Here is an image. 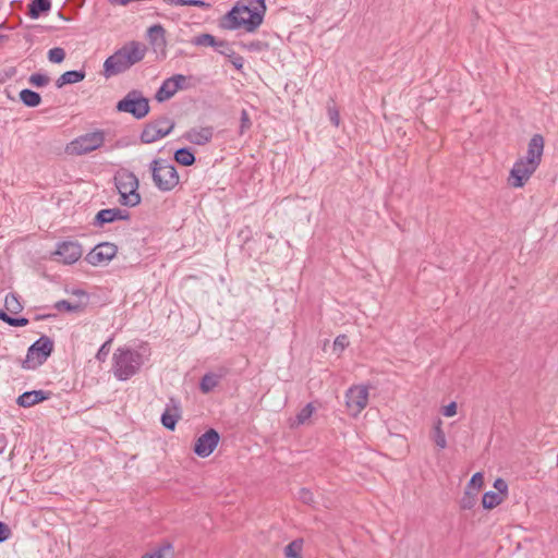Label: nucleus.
I'll list each match as a JSON object with an SVG mask.
<instances>
[{"instance_id": "obj_1", "label": "nucleus", "mask_w": 558, "mask_h": 558, "mask_svg": "<svg viewBox=\"0 0 558 558\" xmlns=\"http://www.w3.org/2000/svg\"><path fill=\"white\" fill-rule=\"evenodd\" d=\"M266 13L265 0H240L220 20V27L234 31L255 32L264 21Z\"/></svg>"}, {"instance_id": "obj_2", "label": "nucleus", "mask_w": 558, "mask_h": 558, "mask_svg": "<svg viewBox=\"0 0 558 558\" xmlns=\"http://www.w3.org/2000/svg\"><path fill=\"white\" fill-rule=\"evenodd\" d=\"M543 150V136L541 134L533 135L529 142L525 157L517 160L510 171L509 183L513 187H522L536 171L542 160Z\"/></svg>"}, {"instance_id": "obj_3", "label": "nucleus", "mask_w": 558, "mask_h": 558, "mask_svg": "<svg viewBox=\"0 0 558 558\" xmlns=\"http://www.w3.org/2000/svg\"><path fill=\"white\" fill-rule=\"evenodd\" d=\"M147 48L144 44L132 40L123 45L104 63V73L107 77L125 72L132 65L145 58Z\"/></svg>"}, {"instance_id": "obj_4", "label": "nucleus", "mask_w": 558, "mask_h": 558, "mask_svg": "<svg viewBox=\"0 0 558 558\" xmlns=\"http://www.w3.org/2000/svg\"><path fill=\"white\" fill-rule=\"evenodd\" d=\"M143 364L144 357L138 351L122 347L113 353L112 372L119 380H128L138 373Z\"/></svg>"}, {"instance_id": "obj_5", "label": "nucleus", "mask_w": 558, "mask_h": 558, "mask_svg": "<svg viewBox=\"0 0 558 558\" xmlns=\"http://www.w3.org/2000/svg\"><path fill=\"white\" fill-rule=\"evenodd\" d=\"M114 184L122 205L133 207L141 203V195L137 192L138 180L133 172L118 171L114 175Z\"/></svg>"}, {"instance_id": "obj_6", "label": "nucleus", "mask_w": 558, "mask_h": 558, "mask_svg": "<svg viewBox=\"0 0 558 558\" xmlns=\"http://www.w3.org/2000/svg\"><path fill=\"white\" fill-rule=\"evenodd\" d=\"M154 184L162 192L173 190L179 184V174L173 165L165 159H155L150 163Z\"/></svg>"}, {"instance_id": "obj_7", "label": "nucleus", "mask_w": 558, "mask_h": 558, "mask_svg": "<svg viewBox=\"0 0 558 558\" xmlns=\"http://www.w3.org/2000/svg\"><path fill=\"white\" fill-rule=\"evenodd\" d=\"M105 140L106 134L102 130L85 133L71 141L66 145L65 151L73 156L86 155L100 148L104 145Z\"/></svg>"}, {"instance_id": "obj_8", "label": "nucleus", "mask_w": 558, "mask_h": 558, "mask_svg": "<svg viewBox=\"0 0 558 558\" xmlns=\"http://www.w3.org/2000/svg\"><path fill=\"white\" fill-rule=\"evenodd\" d=\"M119 112L131 113L135 119H143L149 113V101L140 90L133 89L129 92L117 104Z\"/></svg>"}, {"instance_id": "obj_9", "label": "nucleus", "mask_w": 558, "mask_h": 558, "mask_svg": "<svg viewBox=\"0 0 558 558\" xmlns=\"http://www.w3.org/2000/svg\"><path fill=\"white\" fill-rule=\"evenodd\" d=\"M53 350V341L46 336L40 337L27 350L22 367L25 369H34L44 364Z\"/></svg>"}, {"instance_id": "obj_10", "label": "nucleus", "mask_w": 558, "mask_h": 558, "mask_svg": "<svg viewBox=\"0 0 558 558\" xmlns=\"http://www.w3.org/2000/svg\"><path fill=\"white\" fill-rule=\"evenodd\" d=\"M173 129L174 121L168 116H161L144 126L141 133V142L144 144L155 143L170 134Z\"/></svg>"}, {"instance_id": "obj_11", "label": "nucleus", "mask_w": 558, "mask_h": 558, "mask_svg": "<svg viewBox=\"0 0 558 558\" xmlns=\"http://www.w3.org/2000/svg\"><path fill=\"white\" fill-rule=\"evenodd\" d=\"M345 403L352 415L360 414L367 405L368 389L365 386H353L345 393Z\"/></svg>"}, {"instance_id": "obj_12", "label": "nucleus", "mask_w": 558, "mask_h": 558, "mask_svg": "<svg viewBox=\"0 0 558 558\" xmlns=\"http://www.w3.org/2000/svg\"><path fill=\"white\" fill-rule=\"evenodd\" d=\"M186 81L187 77L182 74H175L165 80L157 90L155 98L159 102L169 100L175 95L178 90L187 88V85L185 84Z\"/></svg>"}, {"instance_id": "obj_13", "label": "nucleus", "mask_w": 558, "mask_h": 558, "mask_svg": "<svg viewBox=\"0 0 558 558\" xmlns=\"http://www.w3.org/2000/svg\"><path fill=\"white\" fill-rule=\"evenodd\" d=\"M83 254L82 246L75 241H64L58 243L57 250L53 252L54 259L63 264H74Z\"/></svg>"}, {"instance_id": "obj_14", "label": "nucleus", "mask_w": 558, "mask_h": 558, "mask_svg": "<svg viewBox=\"0 0 558 558\" xmlns=\"http://www.w3.org/2000/svg\"><path fill=\"white\" fill-rule=\"evenodd\" d=\"M219 434L214 428L208 429L201 435L194 445V452L202 458H206L213 453L219 442Z\"/></svg>"}, {"instance_id": "obj_15", "label": "nucleus", "mask_w": 558, "mask_h": 558, "mask_svg": "<svg viewBox=\"0 0 558 558\" xmlns=\"http://www.w3.org/2000/svg\"><path fill=\"white\" fill-rule=\"evenodd\" d=\"M117 252L118 247L113 243L104 242L96 245L87 254L86 260L93 266H98L110 262L116 256Z\"/></svg>"}, {"instance_id": "obj_16", "label": "nucleus", "mask_w": 558, "mask_h": 558, "mask_svg": "<svg viewBox=\"0 0 558 558\" xmlns=\"http://www.w3.org/2000/svg\"><path fill=\"white\" fill-rule=\"evenodd\" d=\"M129 218H130V213L125 209H121V208L101 209L95 216L94 226L101 228L106 223H111L117 220H128Z\"/></svg>"}, {"instance_id": "obj_17", "label": "nucleus", "mask_w": 558, "mask_h": 558, "mask_svg": "<svg viewBox=\"0 0 558 558\" xmlns=\"http://www.w3.org/2000/svg\"><path fill=\"white\" fill-rule=\"evenodd\" d=\"M180 417V402L174 398H170L169 402L166 405V410L161 415V423L166 428L173 430Z\"/></svg>"}, {"instance_id": "obj_18", "label": "nucleus", "mask_w": 558, "mask_h": 558, "mask_svg": "<svg viewBox=\"0 0 558 558\" xmlns=\"http://www.w3.org/2000/svg\"><path fill=\"white\" fill-rule=\"evenodd\" d=\"M214 136V128L213 126H202V128H193L186 132L185 138L195 145H206L213 140Z\"/></svg>"}, {"instance_id": "obj_19", "label": "nucleus", "mask_w": 558, "mask_h": 558, "mask_svg": "<svg viewBox=\"0 0 558 558\" xmlns=\"http://www.w3.org/2000/svg\"><path fill=\"white\" fill-rule=\"evenodd\" d=\"M49 398V392L44 390H33L26 391L19 396L16 399V403L22 408L33 407L41 401H45Z\"/></svg>"}, {"instance_id": "obj_20", "label": "nucleus", "mask_w": 558, "mask_h": 558, "mask_svg": "<svg viewBox=\"0 0 558 558\" xmlns=\"http://www.w3.org/2000/svg\"><path fill=\"white\" fill-rule=\"evenodd\" d=\"M51 10L50 0H31L28 4V16L31 19H38L41 14H47Z\"/></svg>"}, {"instance_id": "obj_21", "label": "nucleus", "mask_w": 558, "mask_h": 558, "mask_svg": "<svg viewBox=\"0 0 558 558\" xmlns=\"http://www.w3.org/2000/svg\"><path fill=\"white\" fill-rule=\"evenodd\" d=\"M85 75L86 73L83 70L66 71L59 76V78L56 81V85L58 88H61L68 84H75L83 81L85 78Z\"/></svg>"}, {"instance_id": "obj_22", "label": "nucleus", "mask_w": 558, "mask_h": 558, "mask_svg": "<svg viewBox=\"0 0 558 558\" xmlns=\"http://www.w3.org/2000/svg\"><path fill=\"white\" fill-rule=\"evenodd\" d=\"M221 375L215 373L205 374L199 383V389L203 393H209L213 391L220 383Z\"/></svg>"}, {"instance_id": "obj_23", "label": "nucleus", "mask_w": 558, "mask_h": 558, "mask_svg": "<svg viewBox=\"0 0 558 558\" xmlns=\"http://www.w3.org/2000/svg\"><path fill=\"white\" fill-rule=\"evenodd\" d=\"M147 36L150 44L163 47L166 45L165 28L160 24L150 26L147 29Z\"/></svg>"}, {"instance_id": "obj_24", "label": "nucleus", "mask_w": 558, "mask_h": 558, "mask_svg": "<svg viewBox=\"0 0 558 558\" xmlns=\"http://www.w3.org/2000/svg\"><path fill=\"white\" fill-rule=\"evenodd\" d=\"M21 101L27 107H37L41 102V97L37 92L23 89L20 92Z\"/></svg>"}, {"instance_id": "obj_25", "label": "nucleus", "mask_w": 558, "mask_h": 558, "mask_svg": "<svg viewBox=\"0 0 558 558\" xmlns=\"http://www.w3.org/2000/svg\"><path fill=\"white\" fill-rule=\"evenodd\" d=\"M506 498L497 492H487L484 494L482 505L485 509H494L499 506Z\"/></svg>"}, {"instance_id": "obj_26", "label": "nucleus", "mask_w": 558, "mask_h": 558, "mask_svg": "<svg viewBox=\"0 0 558 558\" xmlns=\"http://www.w3.org/2000/svg\"><path fill=\"white\" fill-rule=\"evenodd\" d=\"M174 160L182 166H192L195 162V156L190 148H180L174 153Z\"/></svg>"}, {"instance_id": "obj_27", "label": "nucleus", "mask_w": 558, "mask_h": 558, "mask_svg": "<svg viewBox=\"0 0 558 558\" xmlns=\"http://www.w3.org/2000/svg\"><path fill=\"white\" fill-rule=\"evenodd\" d=\"M442 422L440 418L437 420V422L434 425L432 438L436 446H438L440 449H444L447 447V440L446 435L441 428Z\"/></svg>"}, {"instance_id": "obj_28", "label": "nucleus", "mask_w": 558, "mask_h": 558, "mask_svg": "<svg viewBox=\"0 0 558 558\" xmlns=\"http://www.w3.org/2000/svg\"><path fill=\"white\" fill-rule=\"evenodd\" d=\"M4 306L8 312L17 314L23 310V306L15 293H9L4 300Z\"/></svg>"}, {"instance_id": "obj_29", "label": "nucleus", "mask_w": 558, "mask_h": 558, "mask_svg": "<svg viewBox=\"0 0 558 558\" xmlns=\"http://www.w3.org/2000/svg\"><path fill=\"white\" fill-rule=\"evenodd\" d=\"M193 44L196 46L216 47L222 46L223 43H217L216 38L210 34H202L193 39Z\"/></svg>"}, {"instance_id": "obj_30", "label": "nucleus", "mask_w": 558, "mask_h": 558, "mask_svg": "<svg viewBox=\"0 0 558 558\" xmlns=\"http://www.w3.org/2000/svg\"><path fill=\"white\" fill-rule=\"evenodd\" d=\"M302 541H293L284 547V555L287 558H302Z\"/></svg>"}, {"instance_id": "obj_31", "label": "nucleus", "mask_w": 558, "mask_h": 558, "mask_svg": "<svg viewBox=\"0 0 558 558\" xmlns=\"http://www.w3.org/2000/svg\"><path fill=\"white\" fill-rule=\"evenodd\" d=\"M476 493H473L470 489H466L462 499H461V508L464 510H470L476 505Z\"/></svg>"}, {"instance_id": "obj_32", "label": "nucleus", "mask_w": 558, "mask_h": 558, "mask_svg": "<svg viewBox=\"0 0 558 558\" xmlns=\"http://www.w3.org/2000/svg\"><path fill=\"white\" fill-rule=\"evenodd\" d=\"M172 553V546L169 543L163 544L151 553H147L149 558H170Z\"/></svg>"}, {"instance_id": "obj_33", "label": "nucleus", "mask_w": 558, "mask_h": 558, "mask_svg": "<svg viewBox=\"0 0 558 558\" xmlns=\"http://www.w3.org/2000/svg\"><path fill=\"white\" fill-rule=\"evenodd\" d=\"M315 408L312 403H307L298 414L296 424L302 425L313 415Z\"/></svg>"}, {"instance_id": "obj_34", "label": "nucleus", "mask_w": 558, "mask_h": 558, "mask_svg": "<svg viewBox=\"0 0 558 558\" xmlns=\"http://www.w3.org/2000/svg\"><path fill=\"white\" fill-rule=\"evenodd\" d=\"M483 484H484L483 474L477 472V473L473 474V476L471 477L466 489H470L473 493L477 494V492L481 489Z\"/></svg>"}, {"instance_id": "obj_35", "label": "nucleus", "mask_w": 558, "mask_h": 558, "mask_svg": "<svg viewBox=\"0 0 558 558\" xmlns=\"http://www.w3.org/2000/svg\"><path fill=\"white\" fill-rule=\"evenodd\" d=\"M65 58V51L63 48L54 47L48 51V59L52 63H60Z\"/></svg>"}, {"instance_id": "obj_36", "label": "nucleus", "mask_w": 558, "mask_h": 558, "mask_svg": "<svg viewBox=\"0 0 558 558\" xmlns=\"http://www.w3.org/2000/svg\"><path fill=\"white\" fill-rule=\"evenodd\" d=\"M49 76L41 73H34L29 76L28 82L37 87L46 86L49 83Z\"/></svg>"}, {"instance_id": "obj_37", "label": "nucleus", "mask_w": 558, "mask_h": 558, "mask_svg": "<svg viewBox=\"0 0 558 558\" xmlns=\"http://www.w3.org/2000/svg\"><path fill=\"white\" fill-rule=\"evenodd\" d=\"M252 126V121H251V118L248 116V112L243 109L241 111V123H240V131L239 133L241 135H243L247 130H250Z\"/></svg>"}, {"instance_id": "obj_38", "label": "nucleus", "mask_w": 558, "mask_h": 558, "mask_svg": "<svg viewBox=\"0 0 558 558\" xmlns=\"http://www.w3.org/2000/svg\"><path fill=\"white\" fill-rule=\"evenodd\" d=\"M111 342H112V339L110 338L109 340H107L98 350V352L96 353V359L99 361V362H104L109 352H110V345H111Z\"/></svg>"}, {"instance_id": "obj_39", "label": "nucleus", "mask_w": 558, "mask_h": 558, "mask_svg": "<svg viewBox=\"0 0 558 558\" xmlns=\"http://www.w3.org/2000/svg\"><path fill=\"white\" fill-rule=\"evenodd\" d=\"M54 308L60 311V312H62V311L74 312V311H76L78 308V305L77 304H72V303H70L66 300H61V301H58L54 304Z\"/></svg>"}, {"instance_id": "obj_40", "label": "nucleus", "mask_w": 558, "mask_h": 558, "mask_svg": "<svg viewBox=\"0 0 558 558\" xmlns=\"http://www.w3.org/2000/svg\"><path fill=\"white\" fill-rule=\"evenodd\" d=\"M494 488L497 490L498 494H500L505 498L507 497V495H508V484H507V482L505 480L497 478L494 482Z\"/></svg>"}, {"instance_id": "obj_41", "label": "nucleus", "mask_w": 558, "mask_h": 558, "mask_svg": "<svg viewBox=\"0 0 558 558\" xmlns=\"http://www.w3.org/2000/svg\"><path fill=\"white\" fill-rule=\"evenodd\" d=\"M299 499L306 505H311L314 501L313 493L307 488H301Z\"/></svg>"}, {"instance_id": "obj_42", "label": "nucleus", "mask_w": 558, "mask_h": 558, "mask_svg": "<svg viewBox=\"0 0 558 558\" xmlns=\"http://www.w3.org/2000/svg\"><path fill=\"white\" fill-rule=\"evenodd\" d=\"M328 114H329L330 122H331L335 126H339V123H340V114H339V111H338L336 108H331V107H329V108H328Z\"/></svg>"}, {"instance_id": "obj_43", "label": "nucleus", "mask_w": 558, "mask_h": 558, "mask_svg": "<svg viewBox=\"0 0 558 558\" xmlns=\"http://www.w3.org/2000/svg\"><path fill=\"white\" fill-rule=\"evenodd\" d=\"M28 324V319L25 317L14 318L10 316V319L8 322V325L13 327H23Z\"/></svg>"}, {"instance_id": "obj_44", "label": "nucleus", "mask_w": 558, "mask_h": 558, "mask_svg": "<svg viewBox=\"0 0 558 558\" xmlns=\"http://www.w3.org/2000/svg\"><path fill=\"white\" fill-rule=\"evenodd\" d=\"M457 413V403L456 402H450L448 405L444 407L442 409V414L445 416H453L456 415Z\"/></svg>"}, {"instance_id": "obj_45", "label": "nucleus", "mask_w": 558, "mask_h": 558, "mask_svg": "<svg viewBox=\"0 0 558 558\" xmlns=\"http://www.w3.org/2000/svg\"><path fill=\"white\" fill-rule=\"evenodd\" d=\"M10 534H11V531H10L9 526L5 523L0 522V542L8 539Z\"/></svg>"}, {"instance_id": "obj_46", "label": "nucleus", "mask_w": 558, "mask_h": 558, "mask_svg": "<svg viewBox=\"0 0 558 558\" xmlns=\"http://www.w3.org/2000/svg\"><path fill=\"white\" fill-rule=\"evenodd\" d=\"M185 5L189 7H198V8H207L209 4L204 0H185Z\"/></svg>"}, {"instance_id": "obj_47", "label": "nucleus", "mask_w": 558, "mask_h": 558, "mask_svg": "<svg viewBox=\"0 0 558 558\" xmlns=\"http://www.w3.org/2000/svg\"><path fill=\"white\" fill-rule=\"evenodd\" d=\"M348 338L347 336H338L335 340V347H340L341 349H343L344 347L348 345Z\"/></svg>"}, {"instance_id": "obj_48", "label": "nucleus", "mask_w": 558, "mask_h": 558, "mask_svg": "<svg viewBox=\"0 0 558 558\" xmlns=\"http://www.w3.org/2000/svg\"><path fill=\"white\" fill-rule=\"evenodd\" d=\"M231 62L236 70H241L243 68L244 60L241 56H234Z\"/></svg>"}, {"instance_id": "obj_49", "label": "nucleus", "mask_w": 558, "mask_h": 558, "mask_svg": "<svg viewBox=\"0 0 558 558\" xmlns=\"http://www.w3.org/2000/svg\"><path fill=\"white\" fill-rule=\"evenodd\" d=\"M167 4L183 7L185 5V0H163Z\"/></svg>"}, {"instance_id": "obj_50", "label": "nucleus", "mask_w": 558, "mask_h": 558, "mask_svg": "<svg viewBox=\"0 0 558 558\" xmlns=\"http://www.w3.org/2000/svg\"><path fill=\"white\" fill-rule=\"evenodd\" d=\"M0 319L8 324L10 316L4 311L0 310Z\"/></svg>"}, {"instance_id": "obj_51", "label": "nucleus", "mask_w": 558, "mask_h": 558, "mask_svg": "<svg viewBox=\"0 0 558 558\" xmlns=\"http://www.w3.org/2000/svg\"><path fill=\"white\" fill-rule=\"evenodd\" d=\"M8 39V36L0 34V45H2Z\"/></svg>"}, {"instance_id": "obj_52", "label": "nucleus", "mask_w": 558, "mask_h": 558, "mask_svg": "<svg viewBox=\"0 0 558 558\" xmlns=\"http://www.w3.org/2000/svg\"><path fill=\"white\" fill-rule=\"evenodd\" d=\"M4 27H5V23L3 22L0 24V28H4Z\"/></svg>"}, {"instance_id": "obj_53", "label": "nucleus", "mask_w": 558, "mask_h": 558, "mask_svg": "<svg viewBox=\"0 0 558 558\" xmlns=\"http://www.w3.org/2000/svg\"><path fill=\"white\" fill-rule=\"evenodd\" d=\"M141 558H149V556L147 554H145Z\"/></svg>"}]
</instances>
